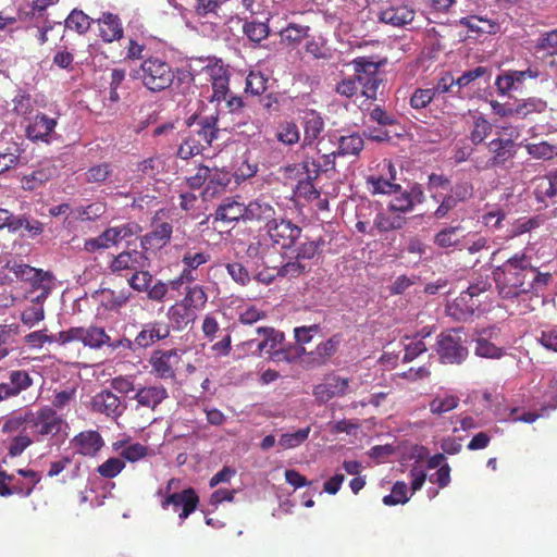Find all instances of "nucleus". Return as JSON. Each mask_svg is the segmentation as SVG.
Masks as SVG:
<instances>
[{
	"mask_svg": "<svg viewBox=\"0 0 557 557\" xmlns=\"http://www.w3.org/2000/svg\"><path fill=\"white\" fill-rule=\"evenodd\" d=\"M533 273L532 258L517 252L493 270L498 295L503 299H515L530 293V277Z\"/></svg>",
	"mask_w": 557,
	"mask_h": 557,
	"instance_id": "f257e3e1",
	"label": "nucleus"
},
{
	"mask_svg": "<svg viewBox=\"0 0 557 557\" xmlns=\"http://www.w3.org/2000/svg\"><path fill=\"white\" fill-rule=\"evenodd\" d=\"M136 77L150 92L157 94L169 89L175 78L180 85L189 86L194 75L187 70L174 69L166 60L150 55L145 58L136 71Z\"/></svg>",
	"mask_w": 557,
	"mask_h": 557,
	"instance_id": "f03ea898",
	"label": "nucleus"
},
{
	"mask_svg": "<svg viewBox=\"0 0 557 557\" xmlns=\"http://www.w3.org/2000/svg\"><path fill=\"white\" fill-rule=\"evenodd\" d=\"M27 410V430L36 442L57 436L66 425L63 417L51 406L46 405L35 410Z\"/></svg>",
	"mask_w": 557,
	"mask_h": 557,
	"instance_id": "7ed1b4c3",
	"label": "nucleus"
},
{
	"mask_svg": "<svg viewBox=\"0 0 557 557\" xmlns=\"http://www.w3.org/2000/svg\"><path fill=\"white\" fill-rule=\"evenodd\" d=\"M435 351L443 364H461L469 357L463 327L441 332L436 337Z\"/></svg>",
	"mask_w": 557,
	"mask_h": 557,
	"instance_id": "20e7f679",
	"label": "nucleus"
},
{
	"mask_svg": "<svg viewBox=\"0 0 557 557\" xmlns=\"http://www.w3.org/2000/svg\"><path fill=\"white\" fill-rule=\"evenodd\" d=\"M490 157L485 160H475V168L480 171L493 169H507L513 160L517 149L511 138L497 137L487 144Z\"/></svg>",
	"mask_w": 557,
	"mask_h": 557,
	"instance_id": "39448f33",
	"label": "nucleus"
},
{
	"mask_svg": "<svg viewBox=\"0 0 557 557\" xmlns=\"http://www.w3.org/2000/svg\"><path fill=\"white\" fill-rule=\"evenodd\" d=\"M164 216H166V211L160 209L151 218L150 231L140 237V247L144 251L157 252L170 243L173 225L165 221Z\"/></svg>",
	"mask_w": 557,
	"mask_h": 557,
	"instance_id": "423d86ee",
	"label": "nucleus"
},
{
	"mask_svg": "<svg viewBox=\"0 0 557 557\" xmlns=\"http://www.w3.org/2000/svg\"><path fill=\"white\" fill-rule=\"evenodd\" d=\"M354 70L358 81V86L361 89V95L367 99L375 100L377 98V90L382 84L379 69L381 63L372 61L367 57H359L352 60Z\"/></svg>",
	"mask_w": 557,
	"mask_h": 557,
	"instance_id": "0eeeda50",
	"label": "nucleus"
},
{
	"mask_svg": "<svg viewBox=\"0 0 557 557\" xmlns=\"http://www.w3.org/2000/svg\"><path fill=\"white\" fill-rule=\"evenodd\" d=\"M377 173L368 175L366 183L371 194H397L400 185L396 184V169L388 159H383L376 166Z\"/></svg>",
	"mask_w": 557,
	"mask_h": 557,
	"instance_id": "6e6552de",
	"label": "nucleus"
},
{
	"mask_svg": "<svg viewBox=\"0 0 557 557\" xmlns=\"http://www.w3.org/2000/svg\"><path fill=\"white\" fill-rule=\"evenodd\" d=\"M219 113L199 117L197 114L190 115L186 120V125L190 128L189 134H195L197 141L203 148L210 147L220 136Z\"/></svg>",
	"mask_w": 557,
	"mask_h": 557,
	"instance_id": "1a4fd4ad",
	"label": "nucleus"
},
{
	"mask_svg": "<svg viewBox=\"0 0 557 557\" xmlns=\"http://www.w3.org/2000/svg\"><path fill=\"white\" fill-rule=\"evenodd\" d=\"M181 361V354L175 348L154 350L149 358L151 373L162 380H174Z\"/></svg>",
	"mask_w": 557,
	"mask_h": 557,
	"instance_id": "9d476101",
	"label": "nucleus"
},
{
	"mask_svg": "<svg viewBox=\"0 0 557 557\" xmlns=\"http://www.w3.org/2000/svg\"><path fill=\"white\" fill-rule=\"evenodd\" d=\"M202 71L209 77L212 86V96L211 102L220 103L222 100H225L230 90V77L231 72L227 65H225L222 60H215L212 63L206 65Z\"/></svg>",
	"mask_w": 557,
	"mask_h": 557,
	"instance_id": "9b49d317",
	"label": "nucleus"
},
{
	"mask_svg": "<svg viewBox=\"0 0 557 557\" xmlns=\"http://www.w3.org/2000/svg\"><path fill=\"white\" fill-rule=\"evenodd\" d=\"M199 496L193 487L183 490L182 492H174L164 496L161 502V507L168 510L170 506L173 510L180 511V524H182L198 507Z\"/></svg>",
	"mask_w": 557,
	"mask_h": 557,
	"instance_id": "f8f14e48",
	"label": "nucleus"
},
{
	"mask_svg": "<svg viewBox=\"0 0 557 557\" xmlns=\"http://www.w3.org/2000/svg\"><path fill=\"white\" fill-rule=\"evenodd\" d=\"M278 215L271 200L259 197L246 205V222L256 225L259 230H268Z\"/></svg>",
	"mask_w": 557,
	"mask_h": 557,
	"instance_id": "ddd939ff",
	"label": "nucleus"
},
{
	"mask_svg": "<svg viewBox=\"0 0 557 557\" xmlns=\"http://www.w3.org/2000/svg\"><path fill=\"white\" fill-rule=\"evenodd\" d=\"M267 233L275 245L282 249H289L300 237L301 228L290 220L277 215L275 222L268 227Z\"/></svg>",
	"mask_w": 557,
	"mask_h": 557,
	"instance_id": "4468645a",
	"label": "nucleus"
},
{
	"mask_svg": "<svg viewBox=\"0 0 557 557\" xmlns=\"http://www.w3.org/2000/svg\"><path fill=\"white\" fill-rule=\"evenodd\" d=\"M149 259L144 251L136 249L125 250L114 256L109 263V269L112 273L120 275H127L136 270L148 268Z\"/></svg>",
	"mask_w": 557,
	"mask_h": 557,
	"instance_id": "2eb2a0df",
	"label": "nucleus"
},
{
	"mask_svg": "<svg viewBox=\"0 0 557 557\" xmlns=\"http://www.w3.org/2000/svg\"><path fill=\"white\" fill-rule=\"evenodd\" d=\"M349 383L347 377L327 376L324 382L313 386L312 395L319 405H323L335 397L345 396L348 393Z\"/></svg>",
	"mask_w": 557,
	"mask_h": 557,
	"instance_id": "dca6fc26",
	"label": "nucleus"
},
{
	"mask_svg": "<svg viewBox=\"0 0 557 557\" xmlns=\"http://www.w3.org/2000/svg\"><path fill=\"white\" fill-rule=\"evenodd\" d=\"M33 377L26 370H11L8 381L0 383V403L17 397L33 386Z\"/></svg>",
	"mask_w": 557,
	"mask_h": 557,
	"instance_id": "f3484780",
	"label": "nucleus"
},
{
	"mask_svg": "<svg viewBox=\"0 0 557 557\" xmlns=\"http://www.w3.org/2000/svg\"><path fill=\"white\" fill-rule=\"evenodd\" d=\"M416 17V11L408 4L397 3L391 4L377 14V20L381 23L391 25L393 27H404L410 24Z\"/></svg>",
	"mask_w": 557,
	"mask_h": 557,
	"instance_id": "a211bd4d",
	"label": "nucleus"
},
{
	"mask_svg": "<svg viewBox=\"0 0 557 557\" xmlns=\"http://www.w3.org/2000/svg\"><path fill=\"white\" fill-rule=\"evenodd\" d=\"M171 334V326L169 323L163 321H152L145 323L136 335L134 343L136 346L140 348H148L160 342L165 339Z\"/></svg>",
	"mask_w": 557,
	"mask_h": 557,
	"instance_id": "6ab92c4d",
	"label": "nucleus"
},
{
	"mask_svg": "<svg viewBox=\"0 0 557 557\" xmlns=\"http://www.w3.org/2000/svg\"><path fill=\"white\" fill-rule=\"evenodd\" d=\"M4 269L12 273L16 280L29 282L32 286L42 285V281H49L52 278V275L49 272H45L41 269H36L15 260H9L5 263Z\"/></svg>",
	"mask_w": 557,
	"mask_h": 557,
	"instance_id": "aec40b11",
	"label": "nucleus"
},
{
	"mask_svg": "<svg viewBox=\"0 0 557 557\" xmlns=\"http://www.w3.org/2000/svg\"><path fill=\"white\" fill-rule=\"evenodd\" d=\"M481 306V300L472 297L467 290L448 304L446 307L447 314L457 321H466L471 318L475 310Z\"/></svg>",
	"mask_w": 557,
	"mask_h": 557,
	"instance_id": "412c9836",
	"label": "nucleus"
},
{
	"mask_svg": "<svg viewBox=\"0 0 557 557\" xmlns=\"http://www.w3.org/2000/svg\"><path fill=\"white\" fill-rule=\"evenodd\" d=\"M58 122L45 113H38L26 126V136L32 141L50 143V135L53 133Z\"/></svg>",
	"mask_w": 557,
	"mask_h": 557,
	"instance_id": "4be33fe9",
	"label": "nucleus"
},
{
	"mask_svg": "<svg viewBox=\"0 0 557 557\" xmlns=\"http://www.w3.org/2000/svg\"><path fill=\"white\" fill-rule=\"evenodd\" d=\"M342 342V336L335 334L329 339L320 343L314 350L308 354V360H304L307 368H315L323 366L335 355Z\"/></svg>",
	"mask_w": 557,
	"mask_h": 557,
	"instance_id": "5701e85b",
	"label": "nucleus"
},
{
	"mask_svg": "<svg viewBox=\"0 0 557 557\" xmlns=\"http://www.w3.org/2000/svg\"><path fill=\"white\" fill-rule=\"evenodd\" d=\"M458 24L478 37L482 35H495L500 29L498 21L486 15L463 16L458 21Z\"/></svg>",
	"mask_w": 557,
	"mask_h": 557,
	"instance_id": "b1692460",
	"label": "nucleus"
},
{
	"mask_svg": "<svg viewBox=\"0 0 557 557\" xmlns=\"http://www.w3.org/2000/svg\"><path fill=\"white\" fill-rule=\"evenodd\" d=\"M231 181L230 172L219 168H210L206 186L201 193L202 199L207 201L219 197L225 193Z\"/></svg>",
	"mask_w": 557,
	"mask_h": 557,
	"instance_id": "393cba45",
	"label": "nucleus"
},
{
	"mask_svg": "<svg viewBox=\"0 0 557 557\" xmlns=\"http://www.w3.org/2000/svg\"><path fill=\"white\" fill-rule=\"evenodd\" d=\"M494 330L496 329L492 326L478 332L479 336L474 339L475 356L486 359H500L507 355L505 348L498 347L490 341L493 336Z\"/></svg>",
	"mask_w": 557,
	"mask_h": 557,
	"instance_id": "a878e982",
	"label": "nucleus"
},
{
	"mask_svg": "<svg viewBox=\"0 0 557 557\" xmlns=\"http://www.w3.org/2000/svg\"><path fill=\"white\" fill-rule=\"evenodd\" d=\"M71 443L77 453L83 456L94 457L103 447L104 442L97 431H83L75 435Z\"/></svg>",
	"mask_w": 557,
	"mask_h": 557,
	"instance_id": "bb28decb",
	"label": "nucleus"
},
{
	"mask_svg": "<svg viewBox=\"0 0 557 557\" xmlns=\"http://www.w3.org/2000/svg\"><path fill=\"white\" fill-rule=\"evenodd\" d=\"M91 409L94 412L106 414L107 417H119L123 412L120 398L110 391H102L91 399Z\"/></svg>",
	"mask_w": 557,
	"mask_h": 557,
	"instance_id": "cd10ccee",
	"label": "nucleus"
},
{
	"mask_svg": "<svg viewBox=\"0 0 557 557\" xmlns=\"http://www.w3.org/2000/svg\"><path fill=\"white\" fill-rule=\"evenodd\" d=\"M168 397V389L158 384L141 386L136 391L134 399L137 401V406L154 410Z\"/></svg>",
	"mask_w": 557,
	"mask_h": 557,
	"instance_id": "c85d7f7f",
	"label": "nucleus"
},
{
	"mask_svg": "<svg viewBox=\"0 0 557 557\" xmlns=\"http://www.w3.org/2000/svg\"><path fill=\"white\" fill-rule=\"evenodd\" d=\"M97 24L99 36L104 42H113L123 37L124 30L117 15L111 12H103L101 16L97 18Z\"/></svg>",
	"mask_w": 557,
	"mask_h": 557,
	"instance_id": "c756f323",
	"label": "nucleus"
},
{
	"mask_svg": "<svg viewBox=\"0 0 557 557\" xmlns=\"http://www.w3.org/2000/svg\"><path fill=\"white\" fill-rule=\"evenodd\" d=\"M113 450L119 451L121 459L125 462H137L147 457L153 456L154 451L150 447L140 443L125 444L123 441H117L112 445Z\"/></svg>",
	"mask_w": 557,
	"mask_h": 557,
	"instance_id": "7c9ffc66",
	"label": "nucleus"
},
{
	"mask_svg": "<svg viewBox=\"0 0 557 557\" xmlns=\"http://www.w3.org/2000/svg\"><path fill=\"white\" fill-rule=\"evenodd\" d=\"M256 332L261 339L251 338L246 344L250 347L256 345V352L259 354L263 350L271 351L275 349L284 339V334L274 327H258Z\"/></svg>",
	"mask_w": 557,
	"mask_h": 557,
	"instance_id": "2f4dec72",
	"label": "nucleus"
},
{
	"mask_svg": "<svg viewBox=\"0 0 557 557\" xmlns=\"http://www.w3.org/2000/svg\"><path fill=\"white\" fill-rule=\"evenodd\" d=\"M214 218L215 221L226 223L238 222L239 220L246 222V205L227 198L218 207Z\"/></svg>",
	"mask_w": 557,
	"mask_h": 557,
	"instance_id": "473e14b6",
	"label": "nucleus"
},
{
	"mask_svg": "<svg viewBox=\"0 0 557 557\" xmlns=\"http://www.w3.org/2000/svg\"><path fill=\"white\" fill-rule=\"evenodd\" d=\"M304 147L312 146L324 129V121L315 111L306 112L302 117Z\"/></svg>",
	"mask_w": 557,
	"mask_h": 557,
	"instance_id": "72a5a7b5",
	"label": "nucleus"
},
{
	"mask_svg": "<svg viewBox=\"0 0 557 557\" xmlns=\"http://www.w3.org/2000/svg\"><path fill=\"white\" fill-rule=\"evenodd\" d=\"M465 228L461 225L446 226L436 233L434 244L441 248L461 249L462 240L466 238Z\"/></svg>",
	"mask_w": 557,
	"mask_h": 557,
	"instance_id": "f704fd0d",
	"label": "nucleus"
},
{
	"mask_svg": "<svg viewBox=\"0 0 557 557\" xmlns=\"http://www.w3.org/2000/svg\"><path fill=\"white\" fill-rule=\"evenodd\" d=\"M17 473L22 475L25 481H16L9 483L11 495L16 494L23 497H28L36 485L40 482L41 476L38 472L32 469H18Z\"/></svg>",
	"mask_w": 557,
	"mask_h": 557,
	"instance_id": "c9c22d12",
	"label": "nucleus"
},
{
	"mask_svg": "<svg viewBox=\"0 0 557 557\" xmlns=\"http://www.w3.org/2000/svg\"><path fill=\"white\" fill-rule=\"evenodd\" d=\"M168 317L174 324L175 329L183 330L190 322H194L196 315L191 308L180 300L169 308Z\"/></svg>",
	"mask_w": 557,
	"mask_h": 557,
	"instance_id": "e433bc0d",
	"label": "nucleus"
},
{
	"mask_svg": "<svg viewBox=\"0 0 557 557\" xmlns=\"http://www.w3.org/2000/svg\"><path fill=\"white\" fill-rule=\"evenodd\" d=\"M364 140L359 133L341 136L338 138L337 154L338 157H358L363 150Z\"/></svg>",
	"mask_w": 557,
	"mask_h": 557,
	"instance_id": "4c0bfd02",
	"label": "nucleus"
},
{
	"mask_svg": "<svg viewBox=\"0 0 557 557\" xmlns=\"http://www.w3.org/2000/svg\"><path fill=\"white\" fill-rule=\"evenodd\" d=\"M534 183V195L537 200L544 201L557 196V175L554 172L536 177Z\"/></svg>",
	"mask_w": 557,
	"mask_h": 557,
	"instance_id": "58836bf2",
	"label": "nucleus"
},
{
	"mask_svg": "<svg viewBox=\"0 0 557 557\" xmlns=\"http://www.w3.org/2000/svg\"><path fill=\"white\" fill-rule=\"evenodd\" d=\"M493 124L483 115H473L469 138L474 146L481 145L492 134Z\"/></svg>",
	"mask_w": 557,
	"mask_h": 557,
	"instance_id": "ea45409f",
	"label": "nucleus"
},
{
	"mask_svg": "<svg viewBox=\"0 0 557 557\" xmlns=\"http://www.w3.org/2000/svg\"><path fill=\"white\" fill-rule=\"evenodd\" d=\"M106 343H109V335L106 330L100 326L89 325L88 327H83V339L82 344L85 347L90 349H101L106 346Z\"/></svg>",
	"mask_w": 557,
	"mask_h": 557,
	"instance_id": "a19ab883",
	"label": "nucleus"
},
{
	"mask_svg": "<svg viewBox=\"0 0 557 557\" xmlns=\"http://www.w3.org/2000/svg\"><path fill=\"white\" fill-rule=\"evenodd\" d=\"M117 244L113 228L108 227L97 237L87 238L84 243V249L87 252H96L101 249H108L116 246Z\"/></svg>",
	"mask_w": 557,
	"mask_h": 557,
	"instance_id": "79ce46f5",
	"label": "nucleus"
},
{
	"mask_svg": "<svg viewBox=\"0 0 557 557\" xmlns=\"http://www.w3.org/2000/svg\"><path fill=\"white\" fill-rule=\"evenodd\" d=\"M181 300L194 311H197L206 307L208 295L203 286L196 284L186 287L185 295Z\"/></svg>",
	"mask_w": 557,
	"mask_h": 557,
	"instance_id": "37998d69",
	"label": "nucleus"
},
{
	"mask_svg": "<svg viewBox=\"0 0 557 557\" xmlns=\"http://www.w3.org/2000/svg\"><path fill=\"white\" fill-rule=\"evenodd\" d=\"M101 305L107 310H116L123 307L129 299V294L125 290H113L103 288L99 292Z\"/></svg>",
	"mask_w": 557,
	"mask_h": 557,
	"instance_id": "c03bdc74",
	"label": "nucleus"
},
{
	"mask_svg": "<svg viewBox=\"0 0 557 557\" xmlns=\"http://www.w3.org/2000/svg\"><path fill=\"white\" fill-rule=\"evenodd\" d=\"M211 260V253L206 248L187 247L182 255V263L191 269H198L200 265Z\"/></svg>",
	"mask_w": 557,
	"mask_h": 557,
	"instance_id": "a18cd8bd",
	"label": "nucleus"
},
{
	"mask_svg": "<svg viewBox=\"0 0 557 557\" xmlns=\"http://www.w3.org/2000/svg\"><path fill=\"white\" fill-rule=\"evenodd\" d=\"M51 170L48 168L37 169L21 178V187L24 190L33 191L47 183L51 178Z\"/></svg>",
	"mask_w": 557,
	"mask_h": 557,
	"instance_id": "49530a36",
	"label": "nucleus"
},
{
	"mask_svg": "<svg viewBox=\"0 0 557 557\" xmlns=\"http://www.w3.org/2000/svg\"><path fill=\"white\" fill-rule=\"evenodd\" d=\"M20 334L17 324H4L0 326V360L5 358L13 349L15 336Z\"/></svg>",
	"mask_w": 557,
	"mask_h": 557,
	"instance_id": "de8ad7c7",
	"label": "nucleus"
},
{
	"mask_svg": "<svg viewBox=\"0 0 557 557\" xmlns=\"http://www.w3.org/2000/svg\"><path fill=\"white\" fill-rule=\"evenodd\" d=\"M459 405V398L455 395H444L434 397L429 407L433 414L441 416L456 409Z\"/></svg>",
	"mask_w": 557,
	"mask_h": 557,
	"instance_id": "09e8293b",
	"label": "nucleus"
},
{
	"mask_svg": "<svg viewBox=\"0 0 557 557\" xmlns=\"http://www.w3.org/2000/svg\"><path fill=\"white\" fill-rule=\"evenodd\" d=\"M92 22L94 20L83 11L73 10L65 20V26L78 34H85L90 28Z\"/></svg>",
	"mask_w": 557,
	"mask_h": 557,
	"instance_id": "8fccbe9b",
	"label": "nucleus"
},
{
	"mask_svg": "<svg viewBox=\"0 0 557 557\" xmlns=\"http://www.w3.org/2000/svg\"><path fill=\"white\" fill-rule=\"evenodd\" d=\"M311 271V263L307 261H301L298 258H294V260H290L283 264L278 271L277 274L284 277H298L305 273H308Z\"/></svg>",
	"mask_w": 557,
	"mask_h": 557,
	"instance_id": "3c124183",
	"label": "nucleus"
},
{
	"mask_svg": "<svg viewBox=\"0 0 557 557\" xmlns=\"http://www.w3.org/2000/svg\"><path fill=\"white\" fill-rule=\"evenodd\" d=\"M125 466L121 457H110L99 465L96 471L103 479H114L125 469Z\"/></svg>",
	"mask_w": 557,
	"mask_h": 557,
	"instance_id": "603ef678",
	"label": "nucleus"
},
{
	"mask_svg": "<svg viewBox=\"0 0 557 557\" xmlns=\"http://www.w3.org/2000/svg\"><path fill=\"white\" fill-rule=\"evenodd\" d=\"M203 147L197 141L195 134H188L178 146L177 157L183 160H188L203 151Z\"/></svg>",
	"mask_w": 557,
	"mask_h": 557,
	"instance_id": "864d4df0",
	"label": "nucleus"
},
{
	"mask_svg": "<svg viewBox=\"0 0 557 557\" xmlns=\"http://www.w3.org/2000/svg\"><path fill=\"white\" fill-rule=\"evenodd\" d=\"M243 32L247 38L255 44L261 42L269 36V26L262 22H245L243 25Z\"/></svg>",
	"mask_w": 557,
	"mask_h": 557,
	"instance_id": "5fc2aeb1",
	"label": "nucleus"
},
{
	"mask_svg": "<svg viewBox=\"0 0 557 557\" xmlns=\"http://www.w3.org/2000/svg\"><path fill=\"white\" fill-rule=\"evenodd\" d=\"M534 49L536 52L555 54L557 52V29L542 33L535 40Z\"/></svg>",
	"mask_w": 557,
	"mask_h": 557,
	"instance_id": "6e6d98bb",
	"label": "nucleus"
},
{
	"mask_svg": "<svg viewBox=\"0 0 557 557\" xmlns=\"http://www.w3.org/2000/svg\"><path fill=\"white\" fill-rule=\"evenodd\" d=\"M310 430H311L310 426H307L304 429H299L293 433L282 434L278 440V444L284 449L296 448L308 440Z\"/></svg>",
	"mask_w": 557,
	"mask_h": 557,
	"instance_id": "4d7b16f0",
	"label": "nucleus"
},
{
	"mask_svg": "<svg viewBox=\"0 0 557 557\" xmlns=\"http://www.w3.org/2000/svg\"><path fill=\"white\" fill-rule=\"evenodd\" d=\"M546 109V102L539 98H528L515 107L517 117L524 119L532 113H541Z\"/></svg>",
	"mask_w": 557,
	"mask_h": 557,
	"instance_id": "13d9d810",
	"label": "nucleus"
},
{
	"mask_svg": "<svg viewBox=\"0 0 557 557\" xmlns=\"http://www.w3.org/2000/svg\"><path fill=\"white\" fill-rule=\"evenodd\" d=\"M268 88V77L261 72L251 71L246 78L245 91L261 96Z\"/></svg>",
	"mask_w": 557,
	"mask_h": 557,
	"instance_id": "bf43d9fd",
	"label": "nucleus"
},
{
	"mask_svg": "<svg viewBox=\"0 0 557 557\" xmlns=\"http://www.w3.org/2000/svg\"><path fill=\"white\" fill-rule=\"evenodd\" d=\"M525 149L535 159L552 160L556 157L555 145L545 140L528 144Z\"/></svg>",
	"mask_w": 557,
	"mask_h": 557,
	"instance_id": "052dcab7",
	"label": "nucleus"
},
{
	"mask_svg": "<svg viewBox=\"0 0 557 557\" xmlns=\"http://www.w3.org/2000/svg\"><path fill=\"white\" fill-rule=\"evenodd\" d=\"M405 221L400 216H389L385 213H377L374 223L373 228L377 230L381 233L389 232L393 230L401 228Z\"/></svg>",
	"mask_w": 557,
	"mask_h": 557,
	"instance_id": "680f3d73",
	"label": "nucleus"
},
{
	"mask_svg": "<svg viewBox=\"0 0 557 557\" xmlns=\"http://www.w3.org/2000/svg\"><path fill=\"white\" fill-rule=\"evenodd\" d=\"M112 173V165L108 162L90 166L85 172V181L87 183H103Z\"/></svg>",
	"mask_w": 557,
	"mask_h": 557,
	"instance_id": "e2e57ef3",
	"label": "nucleus"
},
{
	"mask_svg": "<svg viewBox=\"0 0 557 557\" xmlns=\"http://www.w3.org/2000/svg\"><path fill=\"white\" fill-rule=\"evenodd\" d=\"M28 419V410H23L10 416L2 424L3 433H12L16 431H26L27 430V420Z\"/></svg>",
	"mask_w": 557,
	"mask_h": 557,
	"instance_id": "0e129e2a",
	"label": "nucleus"
},
{
	"mask_svg": "<svg viewBox=\"0 0 557 557\" xmlns=\"http://www.w3.org/2000/svg\"><path fill=\"white\" fill-rule=\"evenodd\" d=\"M407 492V484L403 481H397L392 487V493L383 497V504L386 506L406 504L409 500Z\"/></svg>",
	"mask_w": 557,
	"mask_h": 557,
	"instance_id": "69168bd1",
	"label": "nucleus"
},
{
	"mask_svg": "<svg viewBox=\"0 0 557 557\" xmlns=\"http://www.w3.org/2000/svg\"><path fill=\"white\" fill-rule=\"evenodd\" d=\"M127 283L134 290L147 293L150 284L152 283V275L146 269L136 270L127 278Z\"/></svg>",
	"mask_w": 557,
	"mask_h": 557,
	"instance_id": "338daca9",
	"label": "nucleus"
},
{
	"mask_svg": "<svg viewBox=\"0 0 557 557\" xmlns=\"http://www.w3.org/2000/svg\"><path fill=\"white\" fill-rule=\"evenodd\" d=\"M276 138L285 145H294L299 141L300 133L294 122H285L280 125Z\"/></svg>",
	"mask_w": 557,
	"mask_h": 557,
	"instance_id": "774afa93",
	"label": "nucleus"
}]
</instances>
